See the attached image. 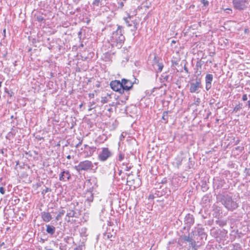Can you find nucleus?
Segmentation results:
<instances>
[{"mask_svg":"<svg viewBox=\"0 0 250 250\" xmlns=\"http://www.w3.org/2000/svg\"><path fill=\"white\" fill-rule=\"evenodd\" d=\"M112 2L113 3V4L114 5H115V3H114V1H115V0H112Z\"/></svg>","mask_w":250,"mask_h":250,"instance_id":"obj_63","label":"nucleus"},{"mask_svg":"<svg viewBox=\"0 0 250 250\" xmlns=\"http://www.w3.org/2000/svg\"><path fill=\"white\" fill-rule=\"evenodd\" d=\"M248 99V98H247V94H244L242 96V100L244 101H247Z\"/></svg>","mask_w":250,"mask_h":250,"instance_id":"obj_43","label":"nucleus"},{"mask_svg":"<svg viewBox=\"0 0 250 250\" xmlns=\"http://www.w3.org/2000/svg\"><path fill=\"white\" fill-rule=\"evenodd\" d=\"M192 248L194 249H195V246H196V243L195 241H193V240L191 241V242H189Z\"/></svg>","mask_w":250,"mask_h":250,"instance_id":"obj_38","label":"nucleus"},{"mask_svg":"<svg viewBox=\"0 0 250 250\" xmlns=\"http://www.w3.org/2000/svg\"><path fill=\"white\" fill-rule=\"evenodd\" d=\"M176 43V41L174 40H172L171 41V45H172L173 44H175Z\"/></svg>","mask_w":250,"mask_h":250,"instance_id":"obj_52","label":"nucleus"},{"mask_svg":"<svg viewBox=\"0 0 250 250\" xmlns=\"http://www.w3.org/2000/svg\"><path fill=\"white\" fill-rule=\"evenodd\" d=\"M46 232L51 236L54 235L56 231L55 227L52 225H46Z\"/></svg>","mask_w":250,"mask_h":250,"instance_id":"obj_13","label":"nucleus"},{"mask_svg":"<svg viewBox=\"0 0 250 250\" xmlns=\"http://www.w3.org/2000/svg\"><path fill=\"white\" fill-rule=\"evenodd\" d=\"M184 158L182 156V155H181L180 156H178L176 159H175L176 161V164L177 167H179L182 164V162L184 160Z\"/></svg>","mask_w":250,"mask_h":250,"instance_id":"obj_18","label":"nucleus"},{"mask_svg":"<svg viewBox=\"0 0 250 250\" xmlns=\"http://www.w3.org/2000/svg\"><path fill=\"white\" fill-rule=\"evenodd\" d=\"M181 239L184 240V241L187 242H191L192 240V238L190 237L189 235H182L181 236Z\"/></svg>","mask_w":250,"mask_h":250,"instance_id":"obj_20","label":"nucleus"},{"mask_svg":"<svg viewBox=\"0 0 250 250\" xmlns=\"http://www.w3.org/2000/svg\"><path fill=\"white\" fill-rule=\"evenodd\" d=\"M63 240L67 244H70L71 241H72L73 243H74L73 237L70 236H66L64 237Z\"/></svg>","mask_w":250,"mask_h":250,"instance_id":"obj_24","label":"nucleus"},{"mask_svg":"<svg viewBox=\"0 0 250 250\" xmlns=\"http://www.w3.org/2000/svg\"><path fill=\"white\" fill-rule=\"evenodd\" d=\"M86 199L89 202H92L93 200V195L90 190H87L86 193Z\"/></svg>","mask_w":250,"mask_h":250,"instance_id":"obj_19","label":"nucleus"},{"mask_svg":"<svg viewBox=\"0 0 250 250\" xmlns=\"http://www.w3.org/2000/svg\"><path fill=\"white\" fill-rule=\"evenodd\" d=\"M126 22L128 26H131L132 25L131 24L128 23V21H126Z\"/></svg>","mask_w":250,"mask_h":250,"instance_id":"obj_54","label":"nucleus"},{"mask_svg":"<svg viewBox=\"0 0 250 250\" xmlns=\"http://www.w3.org/2000/svg\"><path fill=\"white\" fill-rule=\"evenodd\" d=\"M202 88L201 80L200 78H197L194 82H191L190 83L189 91L190 93H198L200 91V89Z\"/></svg>","mask_w":250,"mask_h":250,"instance_id":"obj_6","label":"nucleus"},{"mask_svg":"<svg viewBox=\"0 0 250 250\" xmlns=\"http://www.w3.org/2000/svg\"><path fill=\"white\" fill-rule=\"evenodd\" d=\"M154 198V196L153 194H150L148 196V199H153Z\"/></svg>","mask_w":250,"mask_h":250,"instance_id":"obj_47","label":"nucleus"},{"mask_svg":"<svg viewBox=\"0 0 250 250\" xmlns=\"http://www.w3.org/2000/svg\"><path fill=\"white\" fill-rule=\"evenodd\" d=\"M220 201L229 211H233L238 207L236 199L228 195L222 196Z\"/></svg>","mask_w":250,"mask_h":250,"instance_id":"obj_2","label":"nucleus"},{"mask_svg":"<svg viewBox=\"0 0 250 250\" xmlns=\"http://www.w3.org/2000/svg\"><path fill=\"white\" fill-rule=\"evenodd\" d=\"M125 40V37L122 34V27L118 26L117 29L113 32L110 39V45L112 47H116L119 49L122 47Z\"/></svg>","mask_w":250,"mask_h":250,"instance_id":"obj_1","label":"nucleus"},{"mask_svg":"<svg viewBox=\"0 0 250 250\" xmlns=\"http://www.w3.org/2000/svg\"><path fill=\"white\" fill-rule=\"evenodd\" d=\"M118 125V122L116 120H114L112 122V129H115Z\"/></svg>","mask_w":250,"mask_h":250,"instance_id":"obj_29","label":"nucleus"},{"mask_svg":"<svg viewBox=\"0 0 250 250\" xmlns=\"http://www.w3.org/2000/svg\"><path fill=\"white\" fill-rule=\"evenodd\" d=\"M71 178V176L70 172L68 170H63L61 172L59 176V180L61 181L65 182L69 181Z\"/></svg>","mask_w":250,"mask_h":250,"instance_id":"obj_10","label":"nucleus"},{"mask_svg":"<svg viewBox=\"0 0 250 250\" xmlns=\"http://www.w3.org/2000/svg\"><path fill=\"white\" fill-rule=\"evenodd\" d=\"M78 206L79 203L77 202L71 203L68 205L66 214V217L68 218V219L67 220V222L70 221V218L71 217L78 218L81 215V210L80 208H78Z\"/></svg>","mask_w":250,"mask_h":250,"instance_id":"obj_3","label":"nucleus"},{"mask_svg":"<svg viewBox=\"0 0 250 250\" xmlns=\"http://www.w3.org/2000/svg\"><path fill=\"white\" fill-rule=\"evenodd\" d=\"M245 173L247 176H250V167L246 168L245 169Z\"/></svg>","mask_w":250,"mask_h":250,"instance_id":"obj_34","label":"nucleus"},{"mask_svg":"<svg viewBox=\"0 0 250 250\" xmlns=\"http://www.w3.org/2000/svg\"><path fill=\"white\" fill-rule=\"evenodd\" d=\"M82 141H81L80 142H79L76 146V147H78L80 145H82Z\"/></svg>","mask_w":250,"mask_h":250,"instance_id":"obj_50","label":"nucleus"},{"mask_svg":"<svg viewBox=\"0 0 250 250\" xmlns=\"http://www.w3.org/2000/svg\"><path fill=\"white\" fill-rule=\"evenodd\" d=\"M88 147H89V146H88L87 145H84V148H86L87 147H88Z\"/></svg>","mask_w":250,"mask_h":250,"instance_id":"obj_62","label":"nucleus"},{"mask_svg":"<svg viewBox=\"0 0 250 250\" xmlns=\"http://www.w3.org/2000/svg\"><path fill=\"white\" fill-rule=\"evenodd\" d=\"M229 248V250H243L241 245L237 243L230 244Z\"/></svg>","mask_w":250,"mask_h":250,"instance_id":"obj_14","label":"nucleus"},{"mask_svg":"<svg viewBox=\"0 0 250 250\" xmlns=\"http://www.w3.org/2000/svg\"><path fill=\"white\" fill-rule=\"evenodd\" d=\"M110 88L114 91L118 92L120 94L124 93L122 81L120 82L119 80L112 81L110 82Z\"/></svg>","mask_w":250,"mask_h":250,"instance_id":"obj_7","label":"nucleus"},{"mask_svg":"<svg viewBox=\"0 0 250 250\" xmlns=\"http://www.w3.org/2000/svg\"><path fill=\"white\" fill-rule=\"evenodd\" d=\"M224 183V180L221 179H214V187H216V188H219L223 186Z\"/></svg>","mask_w":250,"mask_h":250,"instance_id":"obj_15","label":"nucleus"},{"mask_svg":"<svg viewBox=\"0 0 250 250\" xmlns=\"http://www.w3.org/2000/svg\"><path fill=\"white\" fill-rule=\"evenodd\" d=\"M89 97L90 98H93L94 97V93H89Z\"/></svg>","mask_w":250,"mask_h":250,"instance_id":"obj_48","label":"nucleus"},{"mask_svg":"<svg viewBox=\"0 0 250 250\" xmlns=\"http://www.w3.org/2000/svg\"><path fill=\"white\" fill-rule=\"evenodd\" d=\"M248 106L249 108H250V101H248Z\"/></svg>","mask_w":250,"mask_h":250,"instance_id":"obj_55","label":"nucleus"},{"mask_svg":"<svg viewBox=\"0 0 250 250\" xmlns=\"http://www.w3.org/2000/svg\"><path fill=\"white\" fill-rule=\"evenodd\" d=\"M152 57V58H154V59H156V56H155V55L154 54L151 55L150 56V57Z\"/></svg>","mask_w":250,"mask_h":250,"instance_id":"obj_53","label":"nucleus"},{"mask_svg":"<svg viewBox=\"0 0 250 250\" xmlns=\"http://www.w3.org/2000/svg\"><path fill=\"white\" fill-rule=\"evenodd\" d=\"M184 70H185L186 72L187 73H189L188 70L186 65L184 66Z\"/></svg>","mask_w":250,"mask_h":250,"instance_id":"obj_49","label":"nucleus"},{"mask_svg":"<svg viewBox=\"0 0 250 250\" xmlns=\"http://www.w3.org/2000/svg\"><path fill=\"white\" fill-rule=\"evenodd\" d=\"M118 8H119V7L122 8L124 5L123 2H118Z\"/></svg>","mask_w":250,"mask_h":250,"instance_id":"obj_46","label":"nucleus"},{"mask_svg":"<svg viewBox=\"0 0 250 250\" xmlns=\"http://www.w3.org/2000/svg\"><path fill=\"white\" fill-rule=\"evenodd\" d=\"M51 191V188L46 187L45 189H43L42 191V194H45L47 192H50Z\"/></svg>","mask_w":250,"mask_h":250,"instance_id":"obj_30","label":"nucleus"},{"mask_svg":"<svg viewBox=\"0 0 250 250\" xmlns=\"http://www.w3.org/2000/svg\"><path fill=\"white\" fill-rule=\"evenodd\" d=\"M122 81L124 91H128L132 88L134 83L126 79H123Z\"/></svg>","mask_w":250,"mask_h":250,"instance_id":"obj_11","label":"nucleus"},{"mask_svg":"<svg viewBox=\"0 0 250 250\" xmlns=\"http://www.w3.org/2000/svg\"><path fill=\"white\" fill-rule=\"evenodd\" d=\"M137 29V23H136V24H135L134 26V29H132V30H135Z\"/></svg>","mask_w":250,"mask_h":250,"instance_id":"obj_51","label":"nucleus"},{"mask_svg":"<svg viewBox=\"0 0 250 250\" xmlns=\"http://www.w3.org/2000/svg\"><path fill=\"white\" fill-rule=\"evenodd\" d=\"M37 19L38 21H42L44 20L42 16H38L37 17Z\"/></svg>","mask_w":250,"mask_h":250,"instance_id":"obj_42","label":"nucleus"},{"mask_svg":"<svg viewBox=\"0 0 250 250\" xmlns=\"http://www.w3.org/2000/svg\"><path fill=\"white\" fill-rule=\"evenodd\" d=\"M239 142H240L239 140H236V142H235V145L238 144Z\"/></svg>","mask_w":250,"mask_h":250,"instance_id":"obj_57","label":"nucleus"},{"mask_svg":"<svg viewBox=\"0 0 250 250\" xmlns=\"http://www.w3.org/2000/svg\"><path fill=\"white\" fill-rule=\"evenodd\" d=\"M152 66L153 69L157 73L161 72L164 67L163 63H153Z\"/></svg>","mask_w":250,"mask_h":250,"instance_id":"obj_16","label":"nucleus"},{"mask_svg":"<svg viewBox=\"0 0 250 250\" xmlns=\"http://www.w3.org/2000/svg\"><path fill=\"white\" fill-rule=\"evenodd\" d=\"M202 3L205 6H207L209 4V2L207 0H202Z\"/></svg>","mask_w":250,"mask_h":250,"instance_id":"obj_37","label":"nucleus"},{"mask_svg":"<svg viewBox=\"0 0 250 250\" xmlns=\"http://www.w3.org/2000/svg\"><path fill=\"white\" fill-rule=\"evenodd\" d=\"M224 11L227 14H232V10L231 8H226L224 9Z\"/></svg>","mask_w":250,"mask_h":250,"instance_id":"obj_31","label":"nucleus"},{"mask_svg":"<svg viewBox=\"0 0 250 250\" xmlns=\"http://www.w3.org/2000/svg\"><path fill=\"white\" fill-rule=\"evenodd\" d=\"M108 100L106 97H102L101 102L103 104L106 103Z\"/></svg>","mask_w":250,"mask_h":250,"instance_id":"obj_33","label":"nucleus"},{"mask_svg":"<svg viewBox=\"0 0 250 250\" xmlns=\"http://www.w3.org/2000/svg\"><path fill=\"white\" fill-rule=\"evenodd\" d=\"M85 244L83 242H81L79 245L74 249V250H85Z\"/></svg>","mask_w":250,"mask_h":250,"instance_id":"obj_22","label":"nucleus"},{"mask_svg":"<svg viewBox=\"0 0 250 250\" xmlns=\"http://www.w3.org/2000/svg\"><path fill=\"white\" fill-rule=\"evenodd\" d=\"M99 2H100L99 0H94L93 2V4L94 5H98Z\"/></svg>","mask_w":250,"mask_h":250,"instance_id":"obj_45","label":"nucleus"},{"mask_svg":"<svg viewBox=\"0 0 250 250\" xmlns=\"http://www.w3.org/2000/svg\"><path fill=\"white\" fill-rule=\"evenodd\" d=\"M105 59L104 61L105 62H108L109 59V54H108V52L105 53Z\"/></svg>","mask_w":250,"mask_h":250,"instance_id":"obj_39","label":"nucleus"},{"mask_svg":"<svg viewBox=\"0 0 250 250\" xmlns=\"http://www.w3.org/2000/svg\"><path fill=\"white\" fill-rule=\"evenodd\" d=\"M93 167L92 162L85 160L80 162L78 165L74 167V168L78 172H80L81 171H88L92 169Z\"/></svg>","mask_w":250,"mask_h":250,"instance_id":"obj_5","label":"nucleus"},{"mask_svg":"<svg viewBox=\"0 0 250 250\" xmlns=\"http://www.w3.org/2000/svg\"><path fill=\"white\" fill-rule=\"evenodd\" d=\"M88 149H89V153L87 154V156H90L93 155V152L95 151V150L96 149V147H88Z\"/></svg>","mask_w":250,"mask_h":250,"instance_id":"obj_27","label":"nucleus"},{"mask_svg":"<svg viewBox=\"0 0 250 250\" xmlns=\"http://www.w3.org/2000/svg\"><path fill=\"white\" fill-rule=\"evenodd\" d=\"M109 238V233H107V232H106L104 234V238L108 239Z\"/></svg>","mask_w":250,"mask_h":250,"instance_id":"obj_44","label":"nucleus"},{"mask_svg":"<svg viewBox=\"0 0 250 250\" xmlns=\"http://www.w3.org/2000/svg\"><path fill=\"white\" fill-rule=\"evenodd\" d=\"M168 79V76L165 74H163L160 78L161 83H164L165 81H167Z\"/></svg>","mask_w":250,"mask_h":250,"instance_id":"obj_26","label":"nucleus"},{"mask_svg":"<svg viewBox=\"0 0 250 250\" xmlns=\"http://www.w3.org/2000/svg\"><path fill=\"white\" fill-rule=\"evenodd\" d=\"M65 213V211L62 208H59L57 211V215L56 216L55 220L59 221L62 219V216Z\"/></svg>","mask_w":250,"mask_h":250,"instance_id":"obj_17","label":"nucleus"},{"mask_svg":"<svg viewBox=\"0 0 250 250\" xmlns=\"http://www.w3.org/2000/svg\"><path fill=\"white\" fill-rule=\"evenodd\" d=\"M217 67V64L216 63H214L213 67L216 68Z\"/></svg>","mask_w":250,"mask_h":250,"instance_id":"obj_60","label":"nucleus"},{"mask_svg":"<svg viewBox=\"0 0 250 250\" xmlns=\"http://www.w3.org/2000/svg\"><path fill=\"white\" fill-rule=\"evenodd\" d=\"M41 215L42 220L45 222H49L52 219V215L49 212H42Z\"/></svg>","mask_w":250,"mask_h":250,"instance_id":"obj_12","label":"nucleus"},{"mask_svg":"<svg viewBox=\"0 0 250 250\" xmlns=\"http://www.w3.org/2000/svg\"><path fill=\"white\" fill-rule=\"evenodd\" d=\"M200 99L199 98H197V100H196V102L199 103H200Z\"/></svg>","mask_w":250,"mask_h":250,"instance_id":"obj_59","label":"nucleus"},{"mask_svg":"<svg viewBox=\"0 0 250 250\" xmlns=\"http://www.w3.org/2000/svg\"><path fill=\"white\" fill-rule=\"evenodd\" d=\"M250 0H232L233 7L239 11H243L248 9Z\"/></svg>","mask_w":250,"mask_h":250,"instance_id":"obj_4","label":"nucleus"},{"mask_svg":"<svg viewBox=\"0 0 250 250\" xmlns=\"http://www.w3.org/2000/svg\"><path fill=\"white\" fill-rule=\"evenodd\" d=\"M124 158V154H122V153H120L119 155V160L120 161H121L123 160Z\"/></svg>","mask_w":250,"mask_h":250,"instance_id":"obj_40","label":"nucleus"},{"mask_svg":"<svg viewBox=\"0 0 250 250\" xmlns=\"http://www.w3.org/2000/svg\"><path fill=\"white\" fill-rule=\"evenodd\" d=\"M1 83H2V82H0V87H1Z\"/></svg>","mask_w":250,"mask_h":250,"instance_id":"obj_64","label":"nucleus"},{"mask_svg":"<svg viewBox=\"0 0 250 250\" xmlns=\"http://www.w3.org/2000/svg\"><path fill=\"white\" fill-rule=\"evenodd\" d=\"M194 223V217L192 214L190 213L187 214L184 218V224L186 226L184 228V229H186V228H188V229H189L191 226Z\"/></svg>","mask_w":250,"mask_h":250,"instance_id":"obj_9","label":"nucleus"},{"mask_svg":"<svg viewBox=\"0 0 250 250\" xmlns=\"http://www.w3.org/2000/svg\"><path fill=\"white\" fill-rule=\"evenodd\" d=\"M213 80V76L212 74H207L206 76V83H211Z\"/></svg>","mask_w":250,"mask_h":250,"instance_id":"obj_23","label":"nucleus"},{"mask_svg":"<svg viewBox=\"0 0 250 250\" xmlns=\"http://www.w3.org/2000/svg\"><path fill=\"white\" fill-rule=\"evenodd\" d=\"M109 157V150L107 147L102 148L98 154V159L102 162L106 161Z\"/></svg>","mask_w":250,"mask_h":250,"instance_id":"obj_8","label":"nucleus"},{"mask_svg":"<svg viewBox=\"0 0 250 250\" xmlns=\"http://www.w3.org/2000/svg\"><path fill=\"white\" fill-rule=\"evenodd\" d=\"M52 213L53 214H56V213H57V211H52L50 213Z\"/></svg>","mask_w":250,"mask_h":250,"instance_id":"obj_58","label":"nucleus"},{"mask_svg":"<svg viewBox=\"0 0 250 250\" xmlns=\"http://www.w3.org/2000/svg\"><path fill=\"white\" fill-rule=\"evenodd\" d=\"M242 108V104H239L237 105H236L235 107L233 109V112H235V113H236L239 110H240V109H241Z\"/></svg>","mask_w":250,"mask_h":250,"instance_id":"obj_25","label":"nucleus"},{"mask_svg":"<svg viewBox=\"0 0 250 250\" xmlns=\"http://www.w3.org/2000/svg\"><path fill=\"white\" fill-rule=\"evenodd\" d=\"M66 158L68 159H70L71 158V156L70 155H68V156H67Z\"/></svg>","mask_w":250,"mask_h":250,"instance_id":"obj_56","label":"nucleus"},{"mask_svg":"<svg viewBox=\"0 0 250 250\" xmlns=\"http://www.w3.org/2000/svg\"><path fill=\"white\" fill-rule=\"evenodd\" d=\"M89 104H90V105H89L90 107L88 109L89 111L91 110L93 108H94V107H93V106L94 105L95 103L94 102H90Z\"/></svg>","mask_w":250,"mask_h":250,"instance_id":"obj_36","label":"nucleus"},{"mask_svg":"<svg viewBox=\"0 0 250 250\" xmlns=\"http://www.w3.org/2000/svg\"><path fill=\"white\" fill-rule=\"evenodd\" d=\"M168 111H164L163 114L162 116V119L164 121H166V122H167L168 118H167V114H168Z\"/></svg>","mask_w":250,"mask_h":250,"instance_id":"obj_28","label":"nucleus"},{"mask_svg":"<svg viewBox=\"0 0 250 250\" xmlns=\"http://www.w3.org/2000/svg\"><path fill=\"white\" fill-rule=\"evenodd\" d=\"M79 47H83V43H81Z\"/></svg>","mask_w":250,"mask_h":250,"instance_id":"obj_61","label":"nucleus"},{"mask_svg":"<svg viewBox=\"0 0 250 250\" xmlns=\"http://www.w3.org/2000/svg\"><path fill=\"white\" fill-rule=\"evenodd\" d=\"M197 234L199 236H200L201 237H203L206 235V233L204 231V229L202 228H199L197 229Z\"/></svg>","mask_w":250,"mask_h":250,"instance_id":"obj_21","label":"nucleus"},{"mask_svg":"<svg viewBox=\"0 0 250 250\" xmlns=\"http://www.w3.org/2000/svg\"><path fill=\"white\" fill-rule=\"evenodd\" d=\"M0 193L2 194H4L5 193V189L3 187H0Z\"/></svg>","mask_w":250,"mask_h":250,"instance_id":"obj_41","label":"nucleus"},{"mask_svg":"<svg viewBox=\"0 0 250 250\" xmlns=\"http://www.w3.org/2000/svg\"><path fill=\"white\" fill-rule=\"evenodd\" d=\"M211 87V83H206V89L208 90Z\"/></svg>","mask_w":250,"mask_h":250,"instance_id":"obj_32","label":"nucleus"},{"mask_svg":"<svg viewBox=\"0 0 250 250\" xmlns=\"http://www.w3.org/2000/svg\"><path fill=\"white\" fill-rule=\"evenodd\" d=\"M217 223L220 226H224L226 225V223L223 221H220V220H219V221H216Z\"/></svg>","mask_w":250,"mask_h":250,"instance_id":"obj_35","label":"nucleus"}]
</instances>
